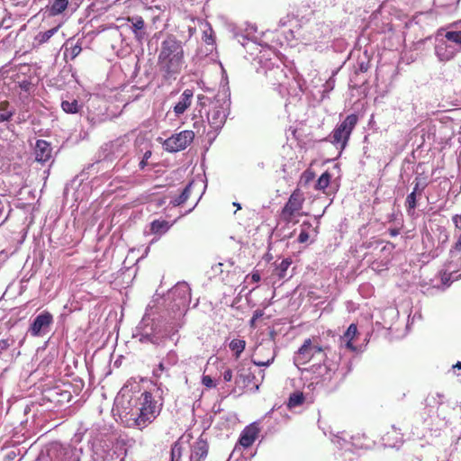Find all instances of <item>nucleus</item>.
I'll return each mask as SVG.
<instances>
[{"mask_svg": "<svg viewBox=\"0 0 461 461\" xmlns=\"http://www.w3.org/2000/svg\"><path fill=\"white\" fill-rule=\"evenodd\" d=\"M233 205L236 206L238 210L241 209V206L239 203H233Z\"/></svg>", "mask_w": 461, "mask_h": 461, "instance_id": "0e129e2a", "label": "nucleus"}, {"mask_svg": "<svg viewBox=\"0 0 461 461\" xmlns=\"http://www.w3.org/2000/svg\"><path fill=\"white\" fill-rule=\"evenodd\" d=\"M457 52H459L458 48L448 42L445 38L438 40L435 47V53L441 61L452 59Z\"/></svg>", "mask_w": 461, "mask_h": 461, "instance_id": "4468645a", "label": "nucleus"}, {"mask_svg": "<svg viewBox=\"0 0 461 461\" xmlns=\"http://www.w3.org/2000/svg\"><path fill=\"white\" fill-rule=\"evenodd\" d=\"M309 240V233L306 229H302L298 236V242L304 243Z\"/></svg>", "mask_w": 461, "mask_h": 461, "instance_id": "603ef678", "label": "nucleus"}, {"mask_svg": "<svg viewBox=\"0 0 461 461\" xmlns=\"http://www.w3.org/2000/svg\"><path fill=\"white\" fill-rule=\"evenodd\" d=\"M209 454V443L202 436L191 447L189 461H204Z\"/></svg>", "mask_w": 461, "mask_h": 461, "instance_id": "2eb2a0df", "label": "nucleus"}, {"mask_svg": "<svg viewBox=\"0 0 461 461\" xmlns=\"http://www.w3.org/2000/svg\"><path fill=\"white\" fill-rule=\"evenodd\" d=\"M452 221L456 227V241L455 242L454 246L452 247V249L450 250L451 254H453L454 252L461 251V215H459V214L454 215L452 217Z\"/></svg>", "mask_w": 461, "mask_h": 461, "instance_id": "5701e85b", "label": "nucleus"}, {"mask_svg": "<svg viewBox=\"0 0 461 461\" xmlns=\"http://www.w3.org/2000/svg\"><path fill=\"white\" fill-rule=\"evenodd\" d=\"M357 121L358 117L357 114L351 113L348 115L344 121L339 123L331 131V133L322 140L330 142L339 148V153H341L342 150L347 147L350 135L356 127Z\"/></svg>", "mask_w": 461, "mask_h": 461, "instance_id": "423d86ee", "label": "nucleus"}, {"mask_svg": "<svg viewBox=\"0 0 461 461\" xmlns=\"http://www.w3.org/2000/svg\"><path fill=\"white\" fill-rule=\"evenodd\" d=\"M292 264L291 258H284L278 265H276L273 275L279 279H284L286 276V272Z\"/></svg>", "mask_w": 461, "mask_h": 461, "instance_id": "a878e982", "label": "nucleus"}, {"mask_svg": "<svg viewBox=\"0 0 461 461\" xmlns=\"http://www.w3.org/2000/svg\"><path fill=\"white\" fill-rule=\"evenodd\" d=\"M223 379L225 382H230L232 379V371L230 369H226L223 372Z\"/></svg>", "mask_w": 461, "mask_h": 461, "instance_id": "5fc2aeb1", "label": "nucleus"}, {"mask_svg": "<svg viewBox=\"0 0 461 461\" xmlns=\"http://www.w3.org/2000/svg\"><path fill=\"white\" fill-rule=\"evenodd\" d=\"M304 402V395L302 392H294L290 394L287 406L289 409H293L301 406Z\"/></svg>", "mask_w": 461, "mask_h": 461, "instance_id": "2f4dec72", "label": "nucleus"}, {"mask_svg": "<svg viewBox=\"0 0 461 461\" xmlns=\"http://www.w3.org/2000/svg\"><path fill=\"white\" fill-rule=\"evenodd\" d=\"M203 99L209 100L207 97H204V96L200 97V96H199V100H200V101H202V100H203Z\"/></svg>", "mask_w": 461, "mask_h": 461, "instance_id": "69168bd1", "label": "nucleus"}, {"mask_svg": "<svg viewBox=\"0 0 461 461\" xmlns=\"http://www.w3.org/2000/svg\"><path fill=\"white\" fill-rule=\"evenodd\" d=\"M183 455V446L179 440L175 441L171 445L170 460H181Z\"/></svg>", "mask_w": 461, "mask_h": 461, "instance_id": "e433bc0d", "label": "nucleus"}, {"mask_svg": "<svg viewBox=\"0 0 461 461\" xmlns=\"http://www.w3.org/2000/svg\"><path fill=\"white\" fill-rule=\"evenodd\" d=\"M260 281V274L256 271L246 276V282L258 283Z\"/></svg>", "mask_w": 461, "mask_h": 461, "instance_id": "8fccbe9b", "label": "nucleus"}, {"mask_svg": "<svg viewBox=\"0 0 461 461\" xmlns=\"http://www.w3.org/2000/svg\"><path fill=\"white\" fill-rule=\"evenodd\" d=\"M162 359L167 366L172 367L178 363L179 357L176 351L169 350Z\"/></svg>", "mask_w": 461, "mask_h": 461, "instance_id": "4c0bfd02", "label": "nucleus"}, {"mask_svg": "<svg viewBox=\"0 0 461 461\" xmlns=\"http://www.w3.org/2000/svg\"><path fill=\"white\" fill-rule=\"evenodd\" d=\"M271 340L259 343L252 356L251 362L257 366H269L274 361L277 354L276 347L274 342L276 332H270Z\"/></svg>", "mask_w": 461, "mask_h": 461, "instance_id": "0eeeda50", "label": "nucleus"}, {"mask_svg": "<svg viewBox=\"0 0 461 461\" xmlns=\"http://www.w3.org/2000/svg\"><path fill=\"white\" fill-rule=\"evenodd\" d=\"M203 41L207 45L211 46L210 51H212L215 45V35L212 26L209 23L205 24V28L203 31Z\"/></svg>", "mask_w": 461, "mask_h": 461, "instance_id": "c756f323", "label": "nucleus"}, {"mask_svg": "<svg viewBox=\"0 0 461 461\" xmlns=\"http://www.w3.org/2000/svg\"><path fill=\"white\" fill-rule=\"evenodd\" d=\"M83 104L76 99L63 100L61 108L66 113L75 114L81 111Z\"/></svg>", "mask_w": 461, "mask_h": 461, "instance_id": "b1692460", "label": "nucleus"}, {"mask_svg": "<svg viewBox=\"0 0 461 461\" xmlns=\"http://www.w3.org/2000/svg\"><path fill=\"white\" fill-rule=\"evenodd\" d=\"M35 159L38 162H48L52 157V148L45 140H38L34 147Z\"/></svg>", "mask_w": 461, "mask_h": 461, "instance_id": "f3484780", "label": "nucleus"}, {"mask_svg": "<svg viewBox=\"0 0 461 461\" xmlns=\"http://www.w3.org/2000/svg\"><path fill=\"white\" fill-rule=\"evenodd\" d=\"M334 85H335V80L333 78H330L328 81H326V83L324 84L323 87H324V90L323 92H330L333 88H334Z\"/></svg>", "mask_w": 461, "mask_h": 461, "instance_id": "864d4df0", "label": "nucleus"}, {"mask_svg": "<svg viewBox=\"0 0 461 461\" xmlns=\"http://www.w3.org/2000/svg\"><path fill=\"white\" fill-rule=\"evenodd\" d=\"M169 369H170V367L167 366V364L165 363V361L162 359L158 363V366L156 368H154L153 375L156 378H159L164 372H167Z\"/></svg>", "mask_w": 461, "mask_h": 461, "instance_id": "a19ab883", "label": "nucleus"}, {"mask_svg": "<svg viewBox=\"0 0 461 461\" xmlns=\"http://www.w3.org/2000/svg\"><path fill=\"white\" fill-rule=\"evenodd\" d=\"M330 347L323 343L320 336H312L303 340L302 346L295 352L294 357L296 365H304L314 357L326 358Z\"/></svg>", "mask_w": 461, "mask_h": 461, "instance_id": "39448f33", "label": "nucleus"}, {"mask_svg": "<svg viewBox=\"0 0 461 461\" xmlns=\"http://www.w3.org/2000/svg\"><path fill=\"white\" fill-rule=\"evenodd\" d=\"M177 309H185L191 302V288L185 282L177 283L168 293Z\"/></svg>", "mask_w": 461, "mask_h": 461, "instance_id": "9b49d317", "label": "nucleus"}, {"mask_svg": "<svg viewBox=\"0 0 461 461\" xmlns=\"http://www.w3.org/2000/svg\"><path fill=\"white\" fill-rule=\"evenodd\" d=\"M151 157V151L150 150H147L144 155H143V158L142 159L140 160V164H139V167L140 169H143L146 166H147V161L148 159Z\"/></svg>", "mask_w": 461, "mask_h": 461, "instance_id": "3c124183", "label": "nucleus"}, {"mask_svg": "<svg viewBox=\"0 0 461 461\" xmlns=\"http://www.w3.org/2000/svg\"><path fill=\"white\" fill-rule=\"evenodd\" d=\"M202 384L207 388H213L216 386L215 382L210 375H203Z\"/></svg>", "mask_w": 461, "mask_h": 461, "instance_id": "a18cd8bd", "label": "nucleus"}, {"mask_svg": "<svg viewBox=\"0 0 461 461\" xmlns=\"http://www.w3.org/2000/svg\"><path fill=\"white\" fill-rule=\"evenodd\" d=\"M303 202L304 196L303 192L296 188L291 194L288 201L281 211L280 216L282 220L286 223L291 222L295 214L298 213L300 210H302Z\"/></svg>", "mask_w": 461, "mask_h": 461, "instance_id": "1a4fd4ad", "label": "nucleus"}, {"mask_svg": "<svg viewBox=\"0 0 461 461\" xmlns=\"http://www.w3.org/2000/svg\"><path fill=\"white\" fill-rule=\"evenodd\" d=\"M53 323V315L49 311L44 310L32 320L28 333L32 337H45L50 332Z\"/></svg>", "mask_w": 461, "mask_h": 461, "instance_id": "6e6552de", "label": "nucleus"}, {"mask_svg": "<svg viewBox=\"0 0 461 461\" xmlns=\"http://www.w3.org/2000/svg\"><path fill=\"white\" fill-rule=\"evenodd\" d=\"M322 364L312 365L311 367L312 373L315 375V378H320L322 382H330L337 370V365L326 358H322Z\"/></svg>", "mask_w": 461, "mask_h": 461, "instance_id": "ddd939ff", "label": "nucleus"}, {"mask_svg": "<svg viewBox=\"0 0 461 461\" xmlns=\"http://www.w3.org/2000/svg\"><path fill=\"white\" fill-rule=\"evenodd\" d=\"M417 194L414 193H411L407 195L406 201H405V206L406 210L409 214L414 212L415 208L417 207Z\"/></svg>", "mask_w": 461, "mask_h": 461, "instance_id": "58836bf2", "label": "nucleus"}, {"mask_svg": "<svg viewBox=\"0 0 461 461\" xmlns=\"http://www.w3.org/2000/svg\"><path fill=\"white\" fill-rule=\"evenodd\" d=\"M68 0H51L49 7L50 14L54 16L59 15L68 8Z\"/></svg>", "mask_w": 461, "mask_h": 461, "instance_id": "393cba45", "label": "nucleus"}, {"mask_svg": "<svg viewBox=\"0 0 461 461\" xmlns=\"http://www.w3.org/2000/svg\"><path fill=\"white\" fill-rule=\"evenodd\" d=\"M68 461H79V458L75 456V455H71L69 457H68Z\"/></svg>", "mask_w": 461, "mask_h": 461, "instance_id": "052dcab7", "label": "nucleus"}, {"mask_svg": "<svg viewBox=\"0 0 461 461\" xmlns=\"http://www.w3.org/2000/svg\"><path fill=\"white\" fill-rule=\"evenodd\" d=\"M302 229H306L307 231L312 228V223L310 221H303L301 225Z\"/></svg>", "mask_w": 461, "mask_h": 461, "instance_id": "4d7b16f0", "label": "nucleus"}, {"mask_svg": "<svg viewBox=\"0 0 461 461\" xmlns=\"http://www.w3.org/2000/svg\"><path fill=\"white\" fill-rule=\"evenodd\" d=\"M169 229V224L167 221L155 220L150 223V231L155 234L166 233Z\"/></svg>", "mask_w": 461, "mask_h": 461, "instance_id": "7c9ffc66", "label": "nucleus"}, {"mask_svg": "<svg viewBox=\"0 0 461 461\" xmlns=\"http://www.w3.org/2000/svg\"><path fill=\"white\" fill-rule=\"evenodd\" d=\"M314 176H315V175L312 171L305 170L303 173L301 179L304 181V184H308L314 178Z\"/></svg>", "mask_w": 461, "mask_h": 461, "instance_id": "09e8293b", "label": "nucleus"}, {"mask_svg": "<svg viewBox=\"0 0 461 461\" xmlns=\"http://www.w3.org/2000/svg\"><path fill=\"white\" fill-rule=\"evenodd\" d=\"M129 22L131 23V29L134 33L136 40L141 42L146 36L144 20L140 16H133L129 18Z\"/></svg>", "mask_w": 461, "mask_h": 461, "instance_id": "6ab92c4d", "label": "nucleus"}, {"mask_svg": "<svg viewBox=\"0 0 461 461\" xmlns=\"http://www.w3.org/2000/svg\"><path fill=\"white\" fill-rule=\"evenodd\" d=\"M193 184L194 182H190L188 185H186L182 193L171 202L174 206H178L186 202L191 194Z\"/></svg>", "mask_w": 461, "mask_h": 461, "instance_id": "473e14b6", "label": "nucleus"}, {"mask_svg": "<svg viewBox=\"0 0 461 461\" xmlns=\"http://www.w3.org/2000/svg\"><path fill=\"white\" fill-rule=\"evenodd\" d=\"M368 60H358L356 68V73H365L369 69Z\"/></svg>", "mask_w": 461, "mask_h": 461, "instance_id": "37998d69", "label": "nucleus"}, {"mask_svg": "<svg viewBox=\"0 0 461 461\" xmlns=\"http://www.w3.org/2000/svg\"><path fill=\"white\" fill-rule=\"evenodd\" d=\"M128 146L123 139H117L111 142L110 151L114 158H122L127 152Z\"/></svg>", "mask_w": 461, "mask_h": 461, "instance_id": "412c9836", "label": "nucleus"}, {"mask_svg": "<svg viewBox=\"0 0 461 461\" xmlns=\"http://www.w3.org/2000/svg\"><path fill=\"white\" fill-rule=\"evenodd\" d=\"M235 384L241 385L243 388L251 387L254 392L259 390V382H257L256 375L244 361L240 362L238 366Z\"/></svg>", "mask_w": 461, "mask_h": 461, "instance_id": "f8f14e48", "label": "nucleus"}, {"mask_svg": "<svg viewBox=\"0 0 461 461\" xmlns=\"http://www.w3.org/2000/svg\"><path fill=\"white\" fill-rule=\"evenodd\" d=\"M163 406L160 395H155L151 392L145 391L136 399L135 424L140 428H145L159 415Z\"/></svg>", "mask_w": 461, "mask_h": 461, "instance_id": "f03ea898", "label": "nucleus"}, {"mask_svg": "<svg viewBox=\"0 0 461 461\" xmlns=\"http://www.w3.org/2000/svg\"><path fill=\"white\" fill-rule=\"evenodd\" d=\"M230 106V100L225 90L218 92L213 99L209 100L207 121L212 129L217 131L223 127Z\"/></svg>", "mask_w": 461, "mask_h": 461, "instance_id": "7ed1b4c3", "label": "nucleus"}, {"mask_svg": "<svg viewBox=\"0 0 461 461\" xmlns=\"http://www.w3.org/2000/svg\"><path fill=\"white\" fill-rule=\"evenodd\" d=\"M259 375H260V378L257 377V382H259V385H260L265 379V370H260Z\"/></svg>", "mask_w": 461, "mask_h": 461, "instance_id": "6e6d98bb", "label": "nucleus"}, {"mask_svg": "<svg viewBox=\"0 0 461 461\" xmlns=\"http://www.w3.org/2000/svg\"><path fill=\"white\" fill-rule=\"evenodd\" d=\"M185 49L182 41L169 34L158 48V69L165 81L176 80L185 68Z\"/></svg>", "mask_w": 461, "mask_h": 461, "instance_id": "f257e3e1", "label": "nucleus"}, {"mask_svg": "<svg viewBox=\"0 0 461 461\" xmlns=\"http://www.w3.org/2000/svg\"><path fill=\"white\" fill-rule=\"evenodd\" d=\"M453 368L461 369V361H458L455 366H453Z\"/></svg>", "mask_w": 461, "mask_h": 461, "instance_id": "e2e57ef3", "label": "nucleus"}, {"mask_svg": "<svg viewBox=\"0 0 461 461\" xmlns=\"http://www.w3.org/2000/svg\"><path fill=\"white\" fill-rule=\"evenodd\" d=\"M164 329L167 331V333H168L167 339H171L175 334L178 332V329L170 324L164 323Z\"/></svg>", "mask_w": 461, "mask_h": 461, "instance_id": "49530a36", "label": "nucleus"}, {"mask_svg": "<svg viewBox=\"0 0 461 461\" xmlns=\"http://www.w3.org/2000/svg\"><path fill=\"white\" fill-rule=\"evenodd\" d=\"M58 30H59V27H54L46 32H40L35 36V41L39 45H41V44L47 42L58 32Z\"/></svg>", "mask_w": 461, "mask_h": 461, "instance_id": "f704fd0d", "label": "nucleus"}, {"mask_svg": "<svg viewBox=\"0 0 461 461\" xmlns=\"http://www.w3.org/2000/svg\"><path fill=\"white\" fill-rule=\"evenodd\" d=\"M194 92L191 89H185L180 95L178 102L175 104L173 111L176 116L183 114L191 105Z\"/></svg>", "mask_w": 461, "mask_h": 461, "instance_id": "a211bd4d", "label": "nucleus"}, {"mask_svg": "<svg viewBox=\"0 0 461 461\" xmlns=\"http://www.w3.org/2000/svg\"><path fill=\"white\" fill-rule=\"evenodd\" d=\"M445 39L461 50V31H450L445 34Z\"/></svg>", "mask_w": 461, "mask_h": 461, "instance_id": "72a5a7b5", "label": "nucleus"}, {"mask_svg": "<svg viewBox=\"0 0 461 461\" xmlns=\"http://www.w3.org/2000/svg\"><path fill=\"white\" fill-rule=\"evenodd\" d=\"M151 12V17L153 16L154 14H158V11H150Z\"/></svg>", "mask_w": 461, "mask_h": 461, "instance_id": "338daca9", "label": "nucleus"}, {"mask_svg": "<svg viewBox=\"0 0 461 461\" xmlns=\"http://www.w3.org/2000/svg\"><path fill=\"white\" fill-rule=\"evenodd\" d=\"M17 84L21 90L27 93H30L34 86L31 77H23L22 80H18Z\"/></svg>", "mask_w": 461, "mask_h": 461, "instance_id": "ea45409f", "label": "nucleus"}, {"mask_svg": "<svg viewBox=\"0 0 461 461\" xmlns=\"http://www.w3.org/2000/svg\"><path fill=\"white\" fill-rule=\"evenodd\" d=\"M357 333V327L356 324L351 323L346 332L344 333L342 339L346 341V347L350 349H354V346L352 340L356 337Z\"/></svg>", "mask_w": 461, "mask_h": 461, "instance_id": "c85d7f7f", "label": "nucleus"}, {"mask_svg": "<svg viewBox=\"0 0 461 461\" xmlns=\"http://www.w3.org/2000/svg\"><path fill=\"white\" fill-rule=\"evenodd\" d=\"M259 431L260 429L258 428V424L256 422H253L245 427V429L241 431L239 438L240 444L245 448L251 447L256 440Z\"/></svg>", "mask_w": 461, "mask_h": 461, "instance_id": "dca6fc26", "label": "nucleus"}, {"mask_svg": "<svg viewBox=\"0 0 461 461\" xmlns=\"http://www.w3.org/2000/svg\"><path fill=\"white\" fill-rule=\"evenodd\" d=\"M149 11H158L152 16V22L155 23L157 20L160 19L161 15L166 12L167 5L163 1L158 0H146L144 3Z\"/></svg>", "mask_w": 461, "mask_h": 461, "instance_id": "aec40b11", "label": "nucleus"}, {"mask_svg": "<svg viewBox=\"0 0 461 461\" xmlns=\"http://www.w3.org/2000/svg\"><path fill=\"white\" fill-rule=\"evenodd\" d=\"M137 330L141 343H151L157 347L164 345L168 335L163 321L149 317L142 318Z\"/></svg>", "mask_w": 461, "mask_h": 461, "instance_id": "20e7f679", "label": "nucleus"}, {"mask_svg": "<svg viewBox=\"0 0 461 461\" xmlns=\"http://www.w3.org/2000/svg\"><path fill=\"white\" fill-rule=\"evenodd\" d=\"M427 184H421L418 178L415 179V185L412 193L421 194L423 190L425 189Z\"/></svg>", "mask_w": 461, "mask_h": 461, "instance_id": "de8ad7c7", "label": "nucleus"}, {"mask_svg": "<svg viewBox=\"0 0 461 461\" xmlns=\"http://www.w3.org/2000/svg\"><path fill=\"white\" fill-rule=\"evenodd\" d=\"M229 348L234 353L235 358L238 359L246 348V341L241 339H234L230 342Z\"/></svg>", "mask_w": 461, "mask_h": 461, "instance_id": "cd10ccee", "label": "nucleus"}, {"mask_svg": "<svg viewBox=\"0 0 461 461\" xmlns=\"http://www.w3.org/2000/svg\"><path fill=\"white\" fill-rule=\"evenodd\" d=\"M221 267H222V264L219 263V264L215 265L214 267H212V269L214 272L221 273L222 272Z\"/></svg>", "mask_w": 461, "mask_h": 461, "instance_id": "13d9d810", "label": "nucleus"}, {"mask_svg": "<svg viewBox=\"0 0 461 461\" xmlns=\"http://www.w3.org/2000/svg\"><path fill=\"white\" fill-rule=\"evenodd\" d=\"M15 340L13 337L0 339V356L14 344Z\"/></svg>", "mask_w": 461, "mask_h": 461, "instance_id": "79ce46f5", "label": "nucleus"}, {"mask_svg": "<svg viewBox=\"0 0 461 461\" xmlns=\"http://www.w3.org/2000/svg\"><path fill=\"white\" fill-rule=\"evenodd\" d=\"M280 23H281L282 25H285V21H282V20L280 21Z\"/></svg>", "mask_w": 461, "mask_h": 461, "instance_id": "774afa93", "label": "nucleus"}, {"mask_svg": "<svg viewBox=\"0 0 461 461\" xmlns=\"http://www.w3.org/2000/svg\"><path fill=\"white\" fill-rule=\"evenodd\" d=\"M263 315H264V311L263 310H256L253 312V316H252V318L249 321V327L253 328V329L256 328V321L259 318H261Z\"/></svg>", "mask_w": 461, "mask_h": 461, "instance_id": "c03bdc74", "label": "nucleus"}, {"mask_svg": "<svg viewBox=\"0 0 461 461\" xmlns=\"http://www.w3.org/2000/svg\"><path fill=\"white\" fill-rule=\"evenodd\" d=\"M389 233L392 237H395L399 234V230L398 229H390Z\"/></svg>", "mask_w": 461, "mask_h": 461, "instance_id": "bf43d9fd", "label": "nucleus"}, {"mask_svg": "<svg viewBox=\"0 0 461 461\" xmlns=\"http://www.w3.org/2000/svg\"><path fill=\"white\" fill-rule=\"evenodd\" d=\"M81 50L82 47L80 42L77 41L74 43L72 40H69L66 42L64 57L65 59L73 60L80 54Z\"/></svg>", "mask_w": 461, "mask_h": 461, "instance_id": "4be33fe9", "label": "nucleus"}, {"mask_svg": "<svg viewBox=\"0 0 461 461\" xmlns=\"http://www.w3.org/2000/svg\"><path fill=\"white\" fill-rule=\"evenodd\" d=\"M61 395L67 397L68 402H69V400L71 399V393L69 392H64Z\"/></svg>", "mask_w": 461, "mask_h": 461, "instance_id": "680f3d73", "label": "nucleus"}, {"mask_svg": "<svg viewBox=\"0 0 461 461\" xmlns=\"http://www.w3.org/2000/svg\"><path fill=\"white\" fill-rule=\"evenodd\" d=\"M331 176V174L328 171H325L323 174H321V176L317 180L315 189L324 190L325 188H327L330 183Z\"/></svg>", "mask_w": 461, "mask_h": 461, "instance_id": "c9c22d12", "label": "nucleus"}, {"mask_svg": "<svg viewBox=\"0 0 461 461\" xmlns=\"http://www.w3.org/2000/svg\"><path fill=\"white\" fill-rule=\"evenodd\" d=\"M193 131H183L178 134L172 135L164 141V149L168 152H177L185 149L194 140Z\"/></svg>", "mask_w": 461, "mask_h": 461, "instance_id": "9d476101", "label": "nucleus"}, {"mask_svg": "<svg viewBox=\"0 0 461 461\" xmlns=\"http://www.w3.org/2000/svg\"><path fill=\"white\" fill-rule=\"evenodd\" d=\"M14 112L8 101L0 102V122L10 121Z\"/></svg>", "mask_w": 461, "mask_h": 461, "instance_id": "bb28decb", "label": "nucleus"}]
</instances>
